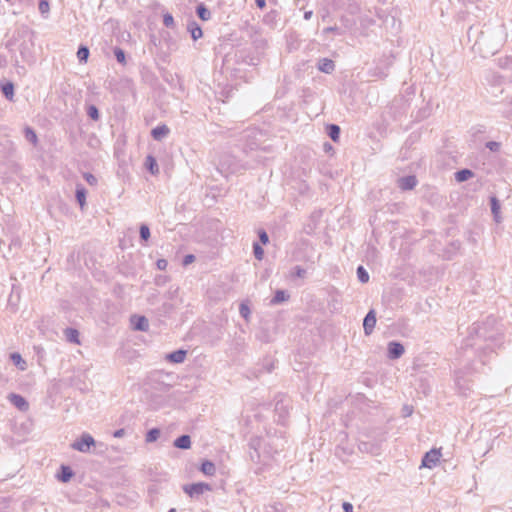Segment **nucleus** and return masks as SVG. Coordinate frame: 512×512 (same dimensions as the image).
<instances>
[{
	"instance_id": "25",
	"label": "nucleus",
	"mask_w": 512,
	"mask_h": 512,
	"mask_svg": "<svg viewBox=\"0 0 512 512\" xmlns=\"http://www.w3.org/2000/svg\"><path fill=\"white\" fill-rule=\"evenodd\" d=\"M89 56V50L85 46H81L77 51V57L81 62H86Z\"/></svg>"
},
{
	"instance_id": "34",
	"label": "nucleus",
	"mask_w": 512,
	"mask_h": 512,
	"mask_svg": "<svg viewBox=\"0 0 512 512\" xmlns=\"http://www.w3.org/2000/svg\"><path fill=\"white\" fill-rule=\"evenodd\" d=\"M88 115L93 119V120H98L99 118V113H98V110L95 106H89L88 108Z\"/></svg>"
},
{
	"instance_id": "28",
	"label": "nucleus",
	"mask_w": 512,
	"mask_h": 512,
	"mask_svg": "<svg viewBox=\"0 0 512 512\" xmlns=\"http://www.w3.org/2000/svg\"><path fill=\"white\" fill-rule=\"evenodd\" d=\"M473 330L480 336V337H483L484 339H491L493 338V335H490L488 334L487 332V329L485 326L483 327H474Z\"/></svg>"
},
{
	"instance_id": "36",
	"label": "nucleus",
	"mask_w": 512,
	"mask_h": 512,
	"mask_svg": "<svg viewBox=\"0 0 512 512\" xmlns=\"http://www.w3.org/2000/svg\"><path fill=\"white\" fill-rule=\"evenodd\" d=\"M77 199H78L80 205L83 207L85 204V191L83 189L77 190Z\"/></svg>"
},
{
	"instance_id": "13",
	"label": "nucleus",
	"mask_w": 512,
	"mask_h": 512,
	"mask_svg": "<svg viewBox=\"0 0 512 512\" xmlns=\"http://www.w3.org/2000/svg\"><path fill=\"white\" fill-rule=\"evenodd\" d=\"M174 446L179 449H188L191 446V439L189 435H182L174 441Z\"/></svg>"
},
{
	"instance_id": "12",
	"label": "nucleus",
	"mask_w": 512,
	"mask_h": 512,
	"mask_svg": "<svg viewBox=\"0 0 512 512\" xmlns=\"http://www.w3.org/2000/svg\"><path fill=\"white\" fill-rule=\"evenodd\" d=\"M187 29L190 32L193 40H198L203 35L201 27L195 21L190 22L187 26Z\"/></svg>"
},
{
	"instance_id": "49",
	"label": "nucleus",
	"mask_w": 512,
	"mask_h": 512,
	"mask_svg": "<svg viewBox=\"0 0 512 512\" xmlns=\"http://www.w3.org/2000/svg\"><path fill=\"white\" fill-rule=\"evenodd\" d=\"M168 132V127L166 125H162V137H164Z\"/></svg>"
},
{
	"instance_id": "38",
	"label": "nucleus",
	"mask_w": 512,
	"mask_h": 512,
	"mask_svg": "<svg viewBox=\"0 0 512 512\" xmlns=\"http://www.w3.org/2000/svg\"><path fill=\"white\" fill-rule=\"evenodd\" d=\"M84 178L90 185H96L97 183V179L95 178V176H93L90 173L84 174Z\"/></svg>"
},
{
	"instance_id": "5",
	"label": "nucleus",
	"mask_w": 512,
	"mask_h": 512,
	"mask_svg": "<svg viewBox=\"0 0 512 512\" xmlns=\"http://www.w3.org/2000/svg\"><path fill=\"white\" fill-rule=\"evenodd\" d=\"M375 325H376V314H375L374 310H370L366 314L364 321H363L364 333L366 335H370L373 332Z\"/></svg>"
},
{
	"instance_id": "7",
	"label": "nucleus",
	"mask_w": 512,
	"mask_h": 512,
	"mask_svg": "<svg viewBox=\"0 0 512 512\" xmlns=\"http://www.w3.org/2000/svg\"><path fill=\"white\" fill-rule=\"evenodd\" d=\"M187 356V350L179 349L165 356V359L174 364L183 363Z\"/></svg>"
},
{
	"instance_id": "17",
	"label": "nucleus",
	"mask_w": 512,
	"mask_h": 512,
	"mask_svg": "<svg viewBox=\"0 0 512 512\" xmlns=\"http://www.w3.org/2000/svg\"><path fill=\"white\" fill-rule=\"evenodd\" d=\"M196 12L198 17L203 21H207L211 18L210 11L203 4L197 6Z\"/></svg>"
},
{
	"instance_id": "39",
	"label": "nucleus",
	"mask_w": 512,
	"mask_h": 512,
	"mask_svg": "<svg viewBox=\"0 0 512 512\" xmlns=\"http://www.w3.org/2000/svg\"><path fill=\"white\" fill-rule=\"evenodd\" d=\"M39 10L42 12V13H46L48 12L49 10V3L47 1H41L39 3Z\"/></svg>"
},
{
	"instance_id": "35",
	"label": "nucleus",
	"mask_w": 512,
	"mask_h": 512,
	"mask_svg": "<svg viewBox=\"0 0 512 512\" xmlns=\"http://www.w3.org/2000/svg\"><path fill=\"white\" fill-rule=\"evenodd\" d=\"M115 56H116V59L118 62H120L121 64H125V54H124L123 50H121L119 48L116 49Z\"/></svg>"
},
{
	"instance_id": "53",
	"label": "nucleus",
	"mask_w": 512,
	"mask_h": 512,
	"mask_svg": "<svg viewBox=\"0 0 512 512\" xmlns=\"http://www.w3.org/2000/svg\"><path fill=\"white\" fill-rule=\"evenodd\" d=\"M161 263H162V269H164V267H165V265H166L165 260H163V259H162V260H161Z\"/></svg>"
},
{
	"instance_id": "41",
	"label": "nucleus",
	"mask_w": 512,
	"mask_h": 512,
	"mask_svg": "<svg viewBox=\"0 0 512 512\" xmlns=\"http://www.w3.org/2000/svg\"><path fill=\"white\" fill-rule=\"evenodd\" d=\"M195 257L192 254L186 255L183 260L184 265H188L194 261Z\"/></svg>"
},
{
	"instance_id": "19",
	"label": "nucleus",
	"mask_w": 512,
	"mask_h": 512,
	"mask_svg": "<svg viewBox=\"0 0 512 512\" xmlns=\"http://www.w3.org/2000/svg\"><path fill=\"white\" fill-rule=\"evenodd\" d=\"M328 135L333 141H337L340 136V128L335 124H331L328 126Z\"/></svg>"
},
{
	"instance_id": "23",
	"label": "nucleus",
	"mask_w": 512,
	"mask_h": 512,
	"mask_svg": "<svg viewBox=\"0 0 512 512\" xmlns=\"http://www.w3.org/2000/svg\"><path fill=\"white\" fill-rule=\"evenodd\" d=\"M357 277L361 283H366L369 281V274L363 266H359L357 268Z\"/></svg>"
},
{
	"instance_id": "37",
	"label": "nucleus",
	"mask_w": 512,
	"mask_h": 512,
	"mask_svg": "<svg viewBox=\"0 0 512 512\" xmlns=\"http://www.w3.org/2000/svg\"><path fill=\"white\" fill-rule=\"evenodd\" d=\"M174 20L171 14H165L163 15V23L169 27L173 24Z\"/></svg>"
},
{
	"instance_id": "11",
	"label": "nucleus",
	"mask_w": 512,
	"mask_h": 512,
	"mask_svg": "<svg viewBox=\"0 0 512 512\" xmlns=\"http://www.w3.org/2000/svg\"><path fill=\"white\" fill-rule=\"evenodd\" d=\"M9 399L18 409L23 411L28 409V403L22 396L11 394Z\"/></svg>"
},
{
	"instance_id": "50",
	"label": "nucleus",
	"mask_w": 512,
	"mask_h": 512,
	"mask_svg": "<svg viewBox=\"0 0 512 512\" xmlns=\"http://www.w3.org/2000/svg\"><path fill=\"white\" fill-rule=\"evenodd\" d=\"M124 434V430L123 429H120V430H117L115 433H114V437H121L123 436Z\"/></svg>"
},
{
	"instance_id": "33",
	"label": "nucleus",
	"mask_w": 512,
	"mask_h": 512,
	"mask_svg": "<svg viewBox=\"0 0 512 512\" xmlns=\"http://www.w3.org/2000/svg\"><path fill=\"white\" fill-rule=\"evenodd\" d=\"M491 212L492 213L500 212V204L496 197L491 198Z\"/></svg>"
},
{
	"instance_id": "22",
	"label": "nucleus",
	"mask_w": 512,
	"mask_h": 512,
	"mask_svg": "<svg viewBox=\"0 0 512 512\" xmlns=\"http://www.w3.org/2000/svg\"><path fill=\"white\" fill-rule=\"evenodd\" d=\"M11 359L13 363L18 366L21 370L26 368V362L22 359L21 355L18 353H13L11 355Z\"/></svg>"
},
{
	"instance_id": "42",
	"label": "nucleus",
	"mask_w": 512,
	"mask_h": 512,
	"mask_svg": "<svg viewBox=\"0 0 512 512\" xmlns=\"http://www.w3.org/2000/svg\"><path fill=\"white\" fill-rule=\"evenodd\" d=\"M343 509H344V512H353V506H352V504H350L348 502L343 503Z\"/></svg>"
},
{
	"instance_id": "48",
	"label": "nucleus",
	"mask_w": 512,
	"mask_h": 512,
	"mask_svg": "<svg viewBox=\"0 0 512 512\" xmlns=\"http://www.w3.org/2000/svg\"><path fill=\"white\" fill-rule=\"evenodd\" d=\"M312 15H313V12H312V11H306V12L304 13V19H305V20H310V19H311V17H312Z\"/></svg>"
},
{
	"instance_id": "55",
	"label": "nucleus",
	"mask_w": 512,
	"mask_h": 512,
	"mask_svg": "<svg viewBox=\"0 0 512 512\" xmlns=\"http://www.w3.org/2000/svg\"><path fill=\"white\" fill-rule=\"evenodd\" d=\"M168 512H176V509L172 508Z\"/></svg>"
},
{
	"instance_id": "32",
	"label": "nucleus",
	"mask_w": 512,
	"mask_h": 512,
	"mask_svg": "<svg viewBox=\"0 0 512 512\" xmlns=\"http://www.w3.org/2000/svg\"><path fill=\"white\" fill-rule=\"evenodd\" d=\"M140 236L144 241H147L150 237L149 228L146 225L140 227Z\"/></svg>"
},
{
	"instance_id": "31",
	"label": "nucleus",
	"mask_w": 512,
	"mask_h": 512,
	"mask_svg": "<svg viewBox=\"0 0 512 512\" xmlns=\"http://www.w3.org/2000/svg\"><path fill=\"white\" fill-rule=\"evenodd\" d=\"M158 436H159L158 429H152L148 432V434L146 436V440H147V442H153V441L157 440Z\"/></svg>"
},
{
	"instance_id": "52",
	"label": "nucleus",
	"mask_w": 512,
	"mask_h": 512,
	"mask_svg": "<svg viewBox=\"0 0 512 512\" xmlns=\"http://www.w3.org/2000/svg\"><path fill=\"white\" fill-rule=\"evenodd\" d=\"M282 408H283V405H282V404H280V403H277V404H276V411H278V410H280V409H282Z\"/></svg>"
},
{
	"instance_id": "40",
	"label": "nucleus",
	"mask_w": 512,
	"mask_h": 512,
	"mask_svg": "<svg viewBox=\"0 0 512 512\" xmlns=\"http://www.w3.org/2000/svg\"><path fill=\"white\" fill-rule=\"evenodd\" d=\"M259 239L263 244H266L269 241L268 235L264 230L259 232Z\"/></svg>"
},
{
	"instance_id": "14",
	"label": "nucleus",
	"mask_w": 512,
	"mask_h": 512,
	"mask_svg": "<svg viewBox=\"0 0 512 512\" xmlns=\"http://www.w3.org/2000/svg\"><path fill=\"white\" fill-rule=\"evenodd\" d=\"M200 470L207 476H213L216 473V467L214 463L208 460L202 462Z\"/></svg>"
},
{
	"instance_id": "47",
	"label": "nucleus",
	"mask_w": 512,
	"mask_h": 512,
	"mask_svg": "<svg viewBox=\"0 0 512 512\" xmlns=\"http://www.w3.org/2000/svg\"><path fill=\"white\" fill-rule=\"evenodd\" d=\"M412 414V408L411 407H404V415L405 416H410Z\"/></svg>"
},
{
	"instance_id": "30",
	"label": "nucleus",
	"mask_w": 512,
	"mask_h": 512,
	"mask_svg": "<svg viewBox=\"0 0 512 512\" xmlns=\"http://www.w3.org/2000/svg\"><path fill=\"white\" fill-rule=\"evenodd\" d=\"M253 252H254V256L256 259L258 260H262L263 259V256H264V250L263 248L258 244V243H254L253 244Z\"/></svg>"
},
{
	"instance_id": "10",
	"label": "nucleus",
	"mask_w": 512,
	"mask_h": 512,
	"mask_svg": "<svg viewBox=\"0 0 512 512\" xmlns=\"http://www.w3.org/2000/svg\"><path fill=\"white\" fill-rule=\"evenodd\" d=\"M318 69L326 74H331L335 70V64L331 59L322 58L318 62Z\"/></svg>"
},
{
	"instance_id": "20",
	"label": "nucleus",
	"mask_w": 512,
	"mask_h": 512,
	"mask_svg": "<svg viewBox=\"0 0 512 512\" xmlns=\"http://www.w3.org/2000/svg\"><path fill=\"white\" fill-rule=\"evenodd\" d=\"M288 295L284 290H277L273 299L271 300L272 304H279L288 299Z\"/></svg>"
},
{
	"instance_id": "24",
	"label": "nucleus",
	"mask_w": 512,
	"mask_h": 512,
	"mask_svg": "<svg viewBox=\"0 0 512 512\" xmlns=\"http://www.w3.org/2000/svg\"><path fill=\"white\" fill-rule=\"evenodd\" d=\"M2 92L4 93V95L12 100L13 99V96H14V86L12 83H6L2 86Z\"/></svg>"
},
{
	"instance_id": "18",
	"label": "nucleus",
	"mask_w": 512,
	"mask_h": 512,
	"mask_svg": "<svg viewBox=\"0 0 512 512\" xmlns=\"http://www.w3.org/2000/svg\"><path fill=\"white\" fill-rule=\"evenodd\" d=\"M307 274L306 269L302 268L301 266H295L289 273V276L291 278H305Z\"/></svg>"
},
{
	"instance_id": "46",
	"label": "nucleus",
	"mask_w": 512,
	"mask_h": 512,
	"mask_svg": "<svg viewBox=\"0 0 512 512\" xmlns=\"http://www.w3.org/2000/svg\"><path fill=\"white\" fill-rule=\"evenodd\" d=\"M256 5H257L260 9H262V8H264V7H265L266 2H265V0H256Z\"/></svg>"
},
{
	"instance_id": "15",
	"label": "nucleus",
	"mask_w": 512,
	"mask_h": 512,
	"mask_svg": "<svg viewBox=\"0 0 512 512\" xmlns=\"http://www.w3.org/2000/svg\"><path fill=\"white\" fill-rule=\"evenodd\" d=\"M471 177H473V172L469 169H462L455 173V180L458 182L467 181Z\"/></svg>"
},
{
	"instance_id": "45",
	"label": "nucleus",
	"mask_w": 512,
	"mask_h": 512,
	"mask_svg": "<svg viewBox=\"0 0 512 512\" xmlns=\"http://www.w3.org/2000/svg\"><path fill=\"white\" fill-rule=\"evenodd\" d=\"M152 135L154 136L155 139H158V137L160 136V129L159 128H154L152 130Z\"/></svg>"
},
{
	"instance_id": "8",
	"label": "nucleus",
	"mask_w": 512,
	"mask_h": 512,
	"mask_svg": "<svg viewBox=\"0 0 512 512\" xmlns=\"http://www.w3.org/2000/svg\"><path fill=\"white\" fill-rule=\"evenodd\" d=\"M417 185V179L413 175L401 177L398 179V186L401 190H412Z\"/></svg>"
},
{
	"instance_id": "1",
	"label": "nucleus",
	"mask_w": 512,
	"mask_h": 512,
	"mask_svg": "<svg viewBox=\"0 0 512 512\" xmlns=\"http://www.w3.org/2000/svg\"><path fill=\"white\" fill-rule=\"evenodd\" d=\"M218 171L223 175L237 172V164L232 156H223L218 163Z\"/></svg>"
},
{
	"instance_id": "6",
	"label": "nucleus",
	"mask_w": 512,
	"mask_h": 512,
	"mask_svg": "<svg viewBox=\"0 0 512 512\" xmlns=\"http://www.w3.org/2000/svg\"><path fill=\"white\" fill-rule=\"evenodd\" d=\"M404 346L399 343L392 341L388 344V357L390 359H398L404 354Z\"/></svg>"
},
{
	"instance_id": "27",
	"label": "nucleus",
	"mask_w": 512,
	"mask_h": 512,
	"mask_svg": "<svg viewBox=\"0 0 512 512\" xmlns=\"http://www.w3.org/2000/svg\"><path fill=\"white\" fill-rule=\"evenodd\" d=\"M146 167H147V169L151 173H156L157 172L156 160L153 157H151V156L147 157V159H146Z\"/></svg>"
},
{
	"instance_id": "43",
	"label": "nucleus",
	"mask_w": 512,
	"mask_h": 512,
	"mask_svg": "<svg viewBox=\"0 0 512 512\" xmlns=\"http://www.w3.org/2000/svg\"><path fill=\"white\" fill-rule=\"evenodd\" d=\"M338 28L336 26H330V27H326L323 29V33L324 34H327V33H332V32H335L337 31Z\"/></svg>"
},
{
	"instance_id": "9",
	"label": "nucleus",
	"mask_w": 512,
	"mask_h": 512,
	"mask_svg": "<svg viewBox=\"0 0 512 512\" xmlns=\"http://www.w3.org/2000/svg\"><path fill=\"white\" fill-rule=\"evenodd\" d=\"M130 322L135 330H146L148 328V321L144 316L134 315L131 317Z\"/></svg>"
},
{
	"instance_id": "51",
	"label": "nucleus",
	"mask_w": 512,
	"mask_h": 512,
	"mask_svg": "<svg viewBox=\"0 0 512 512\" xmlns=\"http://www.w3.org/2000/svg\"><path fill=\"white\" fill-rule=\"evenodd\" d=\"M494 146H497V143H495V142H490V143L488 144V147H489L490 149H493V148H494Z\"/></svg>"
},
{
	"instance_id": "4",
	"label": "nucleus",
	"mask_w": 512,
	"mask_h": 512,
	"mask_svg": "<svg viewBox=\"0 0 512 512\" xmlns=\"http://www.w3.org/2000/svg\"><path fill=\"white\" fill-rule=\"evenodd\" d=\"M94 439L89 434H84L82 437L72 444V448L80 452H86L94 445Z\"/></svg>"
},
{
	"instance_id": "16",
	"label": "nucleus",
	"mask_w": 512,
	"mask_h": 512,
	"mask_svg": "<svg viewBox=\"0 0 512 512\" xmlns=\"http://www.w3.org/2000/svg\"><path fill=\"white\" fill-rule=\"evenodd\" d=\"M65 335L68 341L73 342L75 344H80L79 333L76 329L68 328L65 331Z\"/></svg>"
},
{
	"instance_id": "26",
	"label": "nucleus",
	"mask_w": 512,
	"mask_h": 512,
	"mask_svg": "<svg viewBox=\"0 0 512 512\" xmlns=\"http://www.w3.org/2000/svg\"><path fill=\"white\" fill-rule=\"evenodd\" d=\"M25 136L26 138L34 145H37L38 138L36 133L29 127L25 128Z\"/></svg>"
},
{
	"instance_id": "44",
	"label": "nucleus",
	"mask_w": 512,
	"mask_h": 512,
	"mask_svg": "<svg viewBox=\"0 0 512 512\" xmlns=\"http://www.w3.org/2000/svg\"><path fill=\"white\" fill-rule=\"evenodd\" d=\"M492 214H493V217H494L495 222L500 223V222H501V220H502L501 215H500V212H498V213H492Z\"/></svg>"
},
{
	"instance_id": "3",
	"label": "nucleus",
	"mask_w": 512,
	"mask_h": 512,
	"mask_svg": "<svg viewBox=\"0 0 512 512\" xmlns=\"http://www.w3.org/2000/svg\"><path fill=\"white\" fill-rule=\"evenodd\" d=\"M441 456V452L438 449H431L427 453H425L422 459V466L426 468H433L439 462Z\"/></svg>"
},
{
	"instance_id": "21",
	"label": "nucleus",
	"mask_w": 512,
	"mask_h": 512,
	"mask_svg": "<svg viewBox=\"0 0 512 512\" xmlns=\"http://www.w3.org/2000/svg\"><path fill=\"white\" fill-rule=\"evenodd\" d=\"M72 475H73V473L69 467H67V466L61 467V475L59 476V479L62 482H68L71 479Z\"/></svg>"
},
{
	"instance_id": "54",
	"label": "nucleus",
	"mask_w": 512,
	"mask_h": 512,
	"mask_svg": "<svg viewBox=\"0 0 512 512\" xmlns=\"http://www.w3.org/2000/svg\"><path fill=\"white\" fill-rule=\"evenodd\" d=\"M488 323L494 324V323H495V319H494V318L490 319V320L488 321Z\"/></svg>"
},
{
	"instance_id": "2",
	"label": "nucleus",
	"mask_w": 512,
	"mask_h": 512,
	"mask_svg": "<svg viewBox=\"0 0 512 512\" xmlns=\"http://www.w3.org/2000/svg\"><path fill=\"white\" fill-rule=\"evenodd\" d=\"M212 488L209 484L199 482V483H193L191 485H187L184 487V491L190 496V497H198L199 495L203 494L206 491H210Z\"/></svg>"
},
{
	"instance_id": "29",
	"label": "nucleus",
	"mask_w": 512,
	"mask_h": 512,
	"mask_svg": "<svg viewBox=\"0 0 512 512\" xmlns=\"http://www.w3.org/2000/svg\"><path fill=\"white\" fill-rule=\"evenodd\" d=\"M239 313L245 320H248L251 313L249 306L245 303H241Z\"/></svg>"
}]
</instances>
